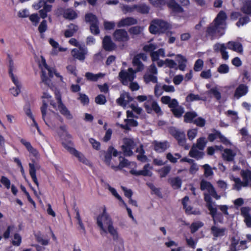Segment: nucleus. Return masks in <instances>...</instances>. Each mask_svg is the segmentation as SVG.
I'll return each instance as SVG.
<instances>
[{
  "mask_svg": "<svg viewBox=\"0 0 251 251\" xmlns=\"http://www.w3.org/2000/svg\"><path fill=\"white\" fill-rule=\"evenodd\" d=\"M232 180L235 182V184L233 186L234 189H236L237 191H240L241 189V187H244V182L242 181L240 178L239 177H234L232 176Z\"/></svg>",
  "mask_w": 251,
  "mask_h": 251,
  "instance_id": "nucleus-42",
  "label": "nucleus"
},
{
  "mask_svg": "<svg viewBox=\"0 0 251 251\" xmlns=\"http://www.w3.org/2000/svg\"><path fill=\"white\" fill-rule=\"evenodd\" d=\"M143 30V27L140 26H135L130 27L128 31L130 34L138 35L140 34Z\"/></svg>",
  "mask_w": 251,
  "mask_h": 251,
  "instance_id": "nucleus-41",
  "label": "nucleus"
},
{
  "mask_svg": "<svg viewBox=\"0 0 251 251\" xmlns=\"http://www.w3.org/2000/svg\"><path fill=\"white\" fill-rule=\"evenodd\" d=\"M169 132L177 141L179 145L186 146V139L184 131L172 127L169 128ZM185 149L187 150L188 147H185Z\"/></svg>",
  "mask_w": 251,
  "mask_h": 251,
  "instance_id": "nucleus-6",
  "label": "nucleus"
},
{
  "mask_svg": "<svg viewBox=\"0 0 251 251\" xmlns=\"http://www.w3.org/2000/svg\"><path fill=\"white\" fill-rule=\"evenodd\" d=\"M137 11L143 14H147L150 10V7L146 4H143L137 6Z\"/></svg>",
  "mask_w": 251,
  "mask_h": 251,
  "instance_id": "nucleus-50",
  "label": "nucleus"
},
{
  "mask_svg": "<svg viewBox=\"0 0 251 251\" xmlns=\"http://www.w3.org/2000/svg\"><path fill=\"white\" fill-rule=\"evenodd\" d=\"M206 141L204 137H201L197 139V143L194 144L196 148L200 151H203L206 146Z\"/></svg>",
  "mask_w": 251,
  "mask_h": 251,
  "instance_id": "nucleus-38",
  "label": "nucleus"
},
{
  "mask_svg": "<svg viewBox=\"0 0 251 251\" xmlns=\"http://www.w3.org/2000/svg\"><path fill=\"white\" fill-rule=\"evenodd\" d=\"M203 226V224L201 222H197L192 223L190 226L191 233H195L199 228L202 227Z\"/></svg>",
  "mask_w": 251,
  "mask_h": 251,
  "instance_id": "nucleus-48",
  "label": "nucleus"
},
{
  "mask_svg": "<svg viewBox=\"0 0 251 251\" xmlns=\"http://www.w3.org/2000/svg\"><path fill=\"white\" fill-rule=\"evenodd\" d=\"M48 107L47 101L45 100H43V105L41 107V111L42 113V119L45 122V124L48 126H50V125L52 124L51 120H50L49 114L47 115V109Z\"/></svg>",
  "mask_w": 251,
  "mask_h": 251,
  "instance_id": "nucleus-19",
  "label": "nucleus"
},
{
  "mask_svg": "<svg viewBox=\"0 0 251 251\" xmlns=\"http://www.w3.org/2000/svg\"><path fill=\"white\" fill-rule=\"evenodd\" d=\"M168 181L174 189H178L181 187L182 181L179 177L169 178Z\"/></svg>",
  "mask_w": 251,
  "mask_h": 251,
  "instance_id": "nucleus-30",
  "label": "nucleus"
},
{
  "mask_svg": "<svg viewBox=\"0 0 251 251\" xmlns=\"http://www.w3.org/2000/svg\"><path fill=\"white\" fill-rule=\"evenodd\" d=\"M155 75L151 74L149 73H146L144 75V80L146 83H149L151 82L153 83H157V78Z\"/></svg>",
  "mask_w": 251,
  "mask_h": 251,
  "instance_id": "nucleus-31",
  "label": "nucleus"
},
{
  "mask_svg": "<svg viewBox=\"0 0 251 251\" xmlns=\"http://www.w3.org/2000/svg\"><path fill=\"white\" fill-rule=\"evenodd\" d=\"M250 21V19L249 17L245 16L242 18H240L239 21L236 23V25L238 27L241 25H244L247 24Z\"/></svg>",
  "mask_w": 251,
  "mask_h": 251,
  "instance_id": "nucleus-54",
  "label": "nucleus"
},
{
  "mask_svg": "<svg viewBox=\"0 0 251 251\" xmlns=\"http://www.w3.org/2000/svg\"><path fill=\"white\" fill-rule=\"evenodd\" d=\"M77 15L75 11L71 9H68L64 11L63 17L65 19L69 20H73L75 19Z\"/></svg>",
  "mask_w": 251,
  "mask_h": 251,
  "instance_id": "nucleus-35",
  "label": "nucleus"
},
{
  "mask_svg": "<svg viewBox=\"0 0 251 251\" xmlns=\"http://www.w3.org/2000/svg\"><path fill=\"white\" fill-rule=\"evenodd\" d=\"M137 73L132 68H128L127 71L122 70L119 74V76L123 85H127L128 82H132L136 77L135 74Z\"/></svg>",
  "mask_w": 251,
  "mask_h": 251,
  "instance_id": "nucleus-5",
  "label": "nucleus"
},
{
  "mask_svg": "<svg viewBox=\"0 0 251 251\" xmlns=\"http://www.w3.org/2000/svg\"><path fill=\"white\" fill-rule=\"evenodd\" d=\"M205 120L201 117H199L193 121L194 124L200 127H203L205 125Z\"/></svg>",
  "mask_w": 251,
  "mask_h": 251,
  "instance_id": "nucleus-53",
  "label": "nucleus"
},
{
  "mask_svg": "<svg viewBox=\"0 0 251 251\" xmlns=\"http://www.w3.org/2000/svg\"><path fill=\"white\" fill-rule=\"evenodd\" d=\"M200 188L202 191H206L211 196L215 199L218 200L220 198V196L217 194L213 185L209 182L202 180L201 182Z\"/></svg>",
  "mask_w": 251,
  "mask_h": 251,
  "instance_id": "nucleus-10",
  "label": "nucleus"
},
{
  "mask_svg": "<svg viewBox=\"0 0 251 251\" xmlns=\"http://www.w3.org/2000/svg\"><path fill=\"white\" fill-rule=\"evenodd\" d=\"M150 104L151 106L152 111L153 110L156 114L159 115L162 114V112L161 108L156 101L152 100V101L150 102Z\"/></svg>",
  "mask_w": 251,
  "mask_h": 251,
  "instance_id": "nucleus-49",
  "label": "nucleus"
},
{
  "mask_svg": "<svg viewBox=\"0 0 251 251\" xmlns=\"http://www.w3.org/2000/svg\"><path fill=\"white\" fill-rule=\"evenodd\" d=\"M147 59V55L143 53H139L134 56L132 62L133 66L136 67V72H141L144 69L145 67L142 61H146Z\"/></svg>",
  "mask_w": 251,
  "mask_h": 251,
  "instance_id": "nucleus-8",
  "label": "nucleus"
},
{
  "mask_svg": "<svg viewBox=\"0 0 251 251\" xmlns=\"http://www.w3.org/2000/svg\"><path fill=\"white\" fill-rule=\"evenodd\" d=\"M151 60L153 62L158 60L159 56L165 57V50L163 49H160L157 51H154L150 53Z\"/></svg>",
  "mask_w": 251,
  "mask_h": 251,
  "instance_id": "nucleus-28",
  "label": "nucleus"
},
{
  "mask_svg": "<svg viewBox=\"0 0 251 251\" xmlns=\"http://www.w3.org/2000/svg\"><path fill=\"white\" fill-rule=\"evenodd\" d=\"M103 25L105 30H111L114 28L115 23L113 22L104 21Z\"/></svg>",
  "mask_w": 251,
  "mask_h": 251,
  "instance_id": "nucleus-60",
  "label": "nucleus"
},
{
  "mask_svg": "<svg viewBox=\"0 0 251 251\" xmlns=\"http://www.w3.org/2000/svg\"><path fill=\"white\" fill-rule=\"evenodd\" d=\"M97 224L101 231V234H102L103 232L109 233L113 237L114 240L117 239L118 233L117 230L113 226L112 220L106 212L105 208L102 213L98 216Z\"/></svg>",
  "mask_w": 251,
  "mask_h": 251,
  "instance_id": "nucleus-2",
  "label": "nucleus"
},
{
  "mask_svg": "<svg viewBox=\"0 0 251 251\" xmlns=\"http://www.w3.org/2000/svg\"><path fill=\"white\" fill-rule=\"evenodd\" d=\"M44 65L46 69V70L48 71V74L49 75V78L48 77V76L46 75V71L42 69V75H41V79L42 81L45 83V84L48 85V86H50V78H51L53 77V73L54 74V75L57 76L59 77L62 79V77L59 75V74L57 73H56L55 71H53L50 68H49L48 65L46 64L45 61H44Z\"/></svg>",
  "mask_w": 251,
  "mask_h": 251,
  "instance_id": "nucleus-9",
  "label": "nucleus"
},
{
  "mask_svg": "<svg viewBox=\"0 0 251 251\" xmlns=\"http://www.w3.org/2000/svg\"><path fill=\"white\" fill-rule=\"evenodd\" d=\"M47 29V21L43 20L40 24L38 27L39 31L42 33L44 32Z\"/></svg>",
  "mask_w": 251,
  "mask_h": 251,
  "instance_id": "nucleus-63",
  "label": "nucleus"
},
{
  "mask_svg": "<svg viewBox=\"0 0 251 251\" xmlns=\"http://www.w3.org/2000/svg\"><path fill=\"white\" fill-rule=\"evenodd\" d=\"M67 150L71 154L76 156L80 162H81L83 164L89 166H91L92 165L91 163L87 158H85L83 154L78 152L74 148L72 147H68Z\"/></svg>",
  "mask_w": 251,
  "mask_h": 251,
  "instance_id": "nucleus-14",
  "label": "nucleus"
},
{
  "mask_svg": "<svg viewBox=\"0 0 251 251\" xmlns=\"http://www.w3.org/2000/svg\"><path fill=\"white\" fill-rule=\"evenodd\" d=\"M208 209L210 211V214L213 218V222L214 224H216V218L217 216H221L220 214H217V208L213 207L211 203H209L207 205Z\"/></svg>",
  "mask_w": 251,
  "mask_h": 251,
  "instance_id": "nucleus-37",
  "label": "nucleus"
},
{
  "mask_svg": "<svg viewBox=\"0 0 251 251\" xmlns=\"http://www.w3.org/2000/svg\"><path fill=\"white\" fill-rule=\"evenodd\" d=\"M241 10L246 14H251V0L248 1L244 4Z\"/></svg>",
  "mask_w": 251,
  "mask_h": 251,
  "instance_id": "nucleus-45",
  "label": "nucleus"
},
{
  "mask_svg": "<svg viewBox=\"0 0 251 251\" xmlns=\"http://www.w3.org/2000/svg\"><path fill=\"white\" fill-rule=\"evenodd\" d=\"M132 99L127 93H123L119 98L117 100V102L121 106H125Z\"/></svg>",
  "mask_w": 251,
  "mask_h": 251,
  "instance_id": "nucleus-24",
  "label": "nucleus"
},
{
  "mask_svg": "<svg viewBox=\"0 0 251 251\" xmlns=\"http://www.w3.org/2000/svg\"><path fill=\"white\" fill-rule=\"evenodd\" d=\"M197 116V114L195 112H187L184 116V121L186 123H193L194 119Z\"/></svg>",
  "mask_w": 251,
  "mask_h": 251,
  "instance_id": "nucleus-34",
  "label": "nucleus"
},
{
  "mask_svg": "<svg viewBox=\"0 0 251 251\" xmlns=\"http://www.w3.org/2000/svg\"><path fill=\"white\" fill-rule=\"evenodd\" d=\"M55 95L58 103V108L60 112L67 119L69 120L72 119V114L62 102L61 96L60 93L56 91L55 92Z\"/></svg>",
  "mask_w": 251,
  "mask_h": 251,
  "instance_id": "nucleus-7",
  "label": "nucleus"
},
{
  "mask_svg": "<svg viewBox=\"0 0 251 251\" xmlns=\"http://www.w3.org/2000/svg\"><path fill=\"white\" fill-rule=\"evenodd\" d=\"M21 142L25 147L27 151L33 156L37 157L38 155V152L37 150L34 149L29 142L22 139L21 140Z\"/></svg>",
  "mask_w": 251,
  "mask_h": 251,
  "instance_id": "nucleus-27",
  "label": "nucleus"
},
{
  "mask_svg": "<svg viewBox=\"0 0 251 251\" xmlns=\"http://www.w3.org/2000/svg\"><path fill=\"white\" fill-rule=\"evenodd\" d=\"M36 239L39 243L43 245H47L49 243L48 240L44 239L43 236L40 233H37L35 235Z\"/></svg>",
  "mask_w": 251,
  "mask_h": 251,
  "instance_id": "nucleus-52",
  "label": "nucleus"
},
{
  "mask_svg": "<svg viewBox=\"0 0 251 251\" xmlns=\"http://www.w3.org/2000/svg\"><path fill=\"white\" fill-rule=\"evenodd\" d=\"M104 74L99 73L98 74H94L92 73L87 72L85 74V77L88 80L92 81H96L99 78L102 77Z\"/></svg>",
  "mask_w": 251,
  "mask_h": 251,
  "instance_id": "nucleus-33",
  "label": "nucleus"
},
{
  "mask_svg": "<svg viewBox=\"0 0 251 251\" xmlns=\"http://www.w3.org/2000/svg\"><path fill=\"white\" fill-rule=\"evenodd\" d=\"M237 153L235 151L230 149H225L223 150L222 156L224 160L227 162H234V158Z\"/></svg>",
  "mask_w": 251,
  "mask_h": 251,
  "instance_id": "nucleus-17",
  "label": "nucleus"
},
{
  "mask_svg": "<svg viewBox=\"0 0 251 251\" xmlns=\"http://www.w3.org/2000/svg\"><path fill=\"white\" fill-rule=\"evenodd\" d=\"M156 48L157 47L155 45L150 44L149 45H145L143 48V50L146 52H150L151 53V52H154L153 50H155Z\"/></svg>",
  "mask_w": 251,
  "mask_h": 251,
  "instance_id": "nucleus-58",
  "label": "nucleus"
},
{
  "mask_svg": "<svg viewBox=\"0 0 251 251\" xmlns=\"http://www.w3.org/2000/svg\"><path fill=\"white\" fill-rule=\"evenodd\" d=\"M202 167L204 170V175L206 176H209L213 175V171L209 165L205 164L202 166Z\"/></svg>",
  "mask_w": 251,
  "mask_h": 251,
  "instance_id": "nucleus-56",
  "label": "nucleus"
},
{
  "mask_svg": "<svg viewBox=\"0 0 251 251\" xmlns=\"http://www.w3.org/2000/svg\"><path fill=\"white\" fill-rule=\"evenodd\" d=\"M146 73H149L153 75L157 74V69L154 64V63H152L151 64L149 67L148 68L147 72Z\"/></svg>",
  "mask_w": 251,
  "mask_h": 251,
  "instance_id": "nucleus-64",
  "label": "nucleus"
},
{
  "mask_svg": "<svg viewBox=\"0 0 251 251\" xmlns=\"http://www.w3.org/2000/svg\"><path fill=\"white\" fill-rule=\"evenodd\" d=\"M135 152L139 153L137 156V159L141 162H145L147 160V157L144 155L145 151L143 148V145H141L140 147L135 150Z\"/></svg>",
  "mask_w": 251,
  "mask_h": 251,
  "instance_id": "nucleus-29",
  "label": "nucleus"
},
{
  "mask_svg": "<svg viewBox=\"0 0 251 251\" xmlns=\"http://www.w3.org/2000/svg\"><path fill=\"white\" fill-rule=\"evenodd\" d=\"M113 37L115 41L120 42H126L129 39L127 31L124 29L115 30L113 33Z\"/></svg>",
  "mask_w": 251,
  "mask_h": 251,
  "instance_id": "nucleus-11",
  "label": "nucleus"
},
{
  "mask_svg": "<svg viewBox=\"0 0 251 251\" xmlns=\"http://www.w3.org/2000/svg\"><path fill=\"white\" fill-rule=\"evenodd\" d=\"M196 148L195 145H193L189 153L191 157L195 158L197 160L202 158L204 155V153L202 151Z\"/></svg>",
  "mask_w": 251,
  "mask_h": 251,
  "instance_id": "nucleus-26",
  "label": "nucleus"
},
{
  "mask_svg": "<svg viewBox=\"0 0 251 251\" xmlns=\"http://www.w3.org/2000/svg\"><path fill=\"white\" fill-rule=\"evenodd\" d=\"M137 143L131 138H124L123 139V145L122 146V149L124 154L126 156H130L133 154V150L136 148Z\"/></svg>",
  "mask_w": 251,
  "mask_h": 251,
  "instance_id": "nucleus-4",
  "label": "nucleus"
},
{
  "mask_svg": "<svg viewBox=\"0 0 251 251\" xmlns=\"http://www.w3.org/2000/svg\"><path fill=\"white\" fill-rule=\"evenodd\" d=\"M112 153L114 156H116L118 154V152L112 147H109L107 151H100V156L105 163L109 165L111 159Z\"/></svg>",
  "mask_w": 251,
  "mask_h": 251,
  "instance_id": "nucleus-12",
  "label": "nucleus"
},
{
  "mask_svg": "<svg viewBox=\"0 0 251 251\" xmlns=\"http://www.w3.org/2000/svg\"><path fill=\"white\" fill-rule=\"evenodd\" d=\"M227 47L228 49L231 50L240 54H242L243 52L242 45L239 42L229 41L227 43Z\"/></svg>",
  "mask_w": 251,
  "mask_h": 251,
  "instance_id": "nucleus-21",
  "label": "nucleus"
},
{
  "mask_svg": "<svg viewBox=\"0 0 251 251\" xmlns=\"http://www.w3.org/2000/svg\"><path fill=\"white\" fill-rule=\"evenodd\" d=\"M106 101L105 97L103 95H99L95 98V102L99 104H104Z\"/></svg>",
  "mask_w": 251,
  "mask_h": 251,
  "instance_id": "nucleus-55",
  "label": "nucleus"
},
{
  "mask_svg": "<svg viewBox=\"0 0 251 251\" xmlns=\"http://www.w3.org/2000/svg\"><path fill=\"white\" fill-rule=\"evenodd\" d=\"M250 210L248 207H243L241 208V215L244 217V222L248 227H251Z\"/></svg>",
  "mask_w": 251,
  "mask_h": 251,
  "instance_id": "nucleus-18",
  "label": "nucleus"
},
{
  "mask_svg": "<svg viewBox=\"0 0 251 251\" xmlns=\"http://www.w3.org/2000/svg\"><path fill=\"white\" fill-rule=\"evenodd\" d=\"M29 174L35 184L38 187L39 183L36 176V169L33 163H29Z\"/></svg>",
  "mask_w": 251,
  "mask_h": 251,
  "instance_id": "nucleus-32",
  "label": "nucleus"
},
{
  "mask_svg": "<svg viewBox=\"0 0 251 251\" xmlns=\"http://www.w3.org/2000/svg\"><path fill=\"white\" fill-rule=\"evenodd\" d=\"M229 70L228 66L225 64L220 65L217 69V71L220 74H226L228 73Z\"/></svg>",
  "mask_w": 251,
  "mask_h": 251,
  "instance_id": "nucleus-51",
  "label": "nucleus"
},
{
  "mask_svg": "<svg viewBox=\"0 0 251 251\" xmlns=\"http://www.w3.org/2000/svg\"><path fill=\"white\" fill-rule=\"evenodd\" d=\"M226 47L224 44L217 43L214 46V50L216 52L220 51L222 58L225 60L228 58V52L226 50Z\"/></svg>",
  "mask_w": 251,
  "mask_h": 251,
  "instance_id": "nucleus-20",
  "label": "nucleus"
},
{
  "mask_svg": "<svg viewBox=\"0 0 251 251\" xmlns=\"http://www.w3.org/2000/svg\"><path fill=\"white\" fill-rule=\"evenodd\" d=\"M211 234L213 236V240H216L218 237H221L225 235L226 228L225 227H220L216 226L211 227Z\"/></svg>",
  "mask_w": 251,
  "mask_h": 251,
  "instance_id": "nucleus-16",
  "label": "nucleus"
},
{
  "mask_svg": "<svg viewBox=\"0 0 251 251\" xmlns=\"http://www.w3.org/2000/svg\"><path fill=\"white\" fill-rule=\"evenodd\" d=\"M171 167L170 166H165L159 170L160 177H165L170 172Z\"/></svg>",
  "mask_w": 251,
  "mask_h": 251,
  "instance_id": "nucleus-44",
  "label": "nucleus"
},
{
  "mask_svg": "<svg viewBox=\"0 0 251 251\" xmlns=\"http://www.w3.org/2000/svg\"><path fill=\"white\" fill-rule=\"evenodd\" d=\"M102 47L106 50L111 51L116 48V44L112 41L110 36H105L102 40Z\"/></svg>",
  "mask_w": 251,
  "mask_h": 251,
  "instance_id": "nucleus-15",
  "label": "nucleus"
},
{
  "mask_svg": "<svg viewBox=\"0 0 251 251\" xmlns=\"http://www.w3.org/2000/svg\"><path fill=\"white\" fill-rule=\"evenodd\" d=\"M203 62L201 59H198L195 63L194 69L195 71H200L203 66Z\"/></svg>",
  "mask_w": 251,
  "mask_h": 251,
  "instance_id": "nucleus-59",
  "label": "nucleus"
},
{
  "mask_svg": "<svg viewBox=\"0 0 251 251\" xmlns=\"http://www.w3.org/2000/svg\"><path fill=\"white\" fill-rule=\"evenodd\" d=\"M174 115L176 117H180L182 114L184 112V108L181 106H179L178 107L174 108L173 110H171Z\"/></svg>",
  "mask_w": 251,
  "mask_h": 251,
  "instance_id": "nucleus-47",
  "label": "nucleus"
},
{
  "mask_svg": "<svg viewBox=\"0 0 251 251\" xmlns=\"http://www.w3.org/2000/svg\"><path fill=\"white\" fill-rule=\"evenodd\" d=\"M153 144L154 146L155 151L159 152L165 151L170 147L169 143L167 141L159 142L155 141Z\"/></svg>",
  "mask_w": 251,
  "mask_h": 251,
  "instance_id": "nucleus-25",
  "label": "nucleus"
},
{
  "mask_svg": "<svg viewBox=\"0 0 251 251\" xmlns=\"http://www.w3.org/2000/svg\"><path fill=\"white\" fill-rule=\"evenodd\" d=\"M152 169L149 164H146L142 170L140 171V175L144 176H151L152 175V172L151 170Z\"/></svg>",
  "mask_w": 251,
  "mask_h": 251,
  "instance_id": "nucleus-39",
  "label": "nucleus"
},
{
  "mask_svg": "<svg viewBox=\"0 0 251 251\" xmlns=\"http://www.w3.org/2000/svg\"><path fill=\"white\" fill-rule=\"evenodd\" d=\"M168 0H148L149 3L153 7L161 8L166 4Z\"/></svg>",
  "mask_w": 251,
  "mask_h": 251,
  "instance_id": "nucleus-36",
  "label": "nucleus"
},
{
  "mask_svg": "<svg viewBox=\"0 0 251 251\" xmlns=\"http://www.w3.org/2000/svg\"><path fill=\"white\" fill-rule=\"evenodd\" d=\"M248 92V88L245 84H240L236 88L234 94V97L238 99L245 96Z\"/></svg>",
  "mask_w": 251,
  "mask_h": 251,
  "instance_id": "nucleus-23",
  "label": "nucleus"
},
{
  "mask_svg": "<svg viewBox=\"0 0 251 251\" xmlns=\"http://www.w3.org/2000/svg\"><path fill=\"white\" fill-rule=\"evenodd\" d=\"M21 243V237L18 233H15L14 236V240L12 244L14 246H19Z\"/></svg>",
  "mask_w": 251,
  "mask_h": 251,
  "instance_id": "nucleus-62",
  "label": "nucleus"
},
{
  "mask_svg": "<svg viewBox=\"0 0 251 251\" xmlns=\"http://www.w3.org/2000/svg\"><path fill=\"white\" fill-rule=\"evenodd\" d=\"M226 19L225 12L220 11L213 22L207 27L206 36L209 37L211 40H214L223 35L226 28Z\"/></svg>",
  "mask_w": 251,
  "mask_h": 251,
  "instance_id": "nucleus-1",
  "label": "nucleus"
},
{
  "mask_svg": "<svg viewBox=\"0 0 251 251\" xmlns=\"http://www.w3.org/2000/svg\"><path fill=\"white\" fill-rule=\"evenodd\" d=\"M87 53V50L85 47H79L78 49H74L71 51L72 55L80 61L85 59V55Z\"/></svg>",
  "mask_w": 251,
  "mask_h": 251,
  "instance_id": "nucleus-13",
  "label": "nucleus"
},
{
  "mask_svg": "<svg viewBox=\"0 0 251 251\" xmlns=\"http://www.w3.org/2000/svg\"><path fill=\"white\" fill-rule=\"evenodd\" d=\"M98 23L91 24L90 30L92 33L97 35L100 33V30L98 26Z\"/></svg>",
  "mask_w": 251,
  "mask_h": 251,
  "instance_id": "nucleus-57",
  "label": "nucleus"
},
{
  "mask_svg": "<svg viewBox=\"0 0 251 251\" xmlns=\"http://www.w3.org/2000/svg\"><path fill=\"white\" fill-rule=\"evenodd\" d=\"M137 23V20L132 17H127L121 19L118 23V27H124L135 25Z\"/></svg>",
  "mask_w": 251,
  "mask_h": 251,
  "instance_id": "nucleus-22",
  "label": "nucleus"
},
{
  "mask_svg": "<svg viewBox=\"0 0 251 251\" xmlns=\"http://www.w3.org/2000/svg\"><path fill=\"white\" fill-rule=\"evenodd\" d=\"M197 134V129H190L188 131V132H187L188 138L190 140H193L196 136Z\"/></svg>",
  "mask_w": 251,
  "mask_h": 251,
  "instance_id": "nucleus-61",
  "label": "nucleus"
},
{
  "mask_svg": "<svg viewBox=\"0 0 251 251\" xmlns=\"http://www.w3.org/2000/svg\"><path fill=\"white\" fill-rule=\"evenodd\" d=\"M85 21L86 22H89L91 24L98 23L96 16L91 13H88L85 15Z\"/></svg>",
  "mask_w": 251,
  "mask_h": 251,
  "instance_id": "nucleus-46",
  "label": "nucleus"
},
{
  "mask_svg": "<svg viewBox=\"0 0 251 251\" xmlns=\"http://www.w3.org/2000/svg\"><path fill=\"white\" fill-rule=\"evenodd\" d=\"M126 124L122 126V127L126 129H129L130 126H136L138 125L137 122L133 119H126Z\"/></svg>",
  "mask_w": 251,
  "mask_h": 251,
  "instance_id": "nucleus-43",
  "label": "nucleus"
},
{
  "mask_svg": "<svg viewBox=\"0 0 251 251\" xmlns=\"http://www.w3.org/2000/svg\"><path fill=\"white\" fill-rule=\"evenodd\" d=\"M168 5L169 7L172 9L173 10L177 12H181L182 8L177 3H176L174 0H170Z\"/></svg>",
  "mask_w": 251,
  "mask_h": 251,
  "instance_id": "nucleus-40",
  "label": "nucleus"
},
{
  "mask_svg": "<svg viewBox=\"0 0 251 251\" xmlns=\"http://www.w3.org/2000/svg\"><path fill=\"white\" fill-rule=\"evenodd\" d=\"M171 25L167 22L160 19H155L151 21L149 30L152 34L163 33L169 29Z\"/></svg>",
  "mask_w": 251,
  "mask_h": 251,
  "instance_id": "nucleus-3",
  "label": "nucleus"
}]
</instances>
